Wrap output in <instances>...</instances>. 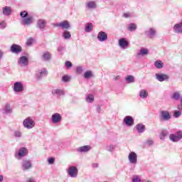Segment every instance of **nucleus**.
<instances>
[{
    "label": "nucleus",
    "instance_id": "obj_7",
    "mask_svg": "<svg viewBox=\"0 0 182 182\" xmlns=\"http://www.w3.org/2000/svg\"><path fill=\"white\" fill-rule=\"evenodd\" d=\"M28 154V149L25 147L21 148L17 153L15 154V157L17 160H21L22 157H25Z\"/></svg>",
    "mask_w": 182,
    "mask_h": 182
},
{
    "label": "nucleus",
    "instance_id": "obj_8",
    "mask_svg": "<svg viewBox=\"0 0 182 182\" xmlns=\"http://www.w3.org/2000/svg\"><path fill=\"white\" fill-rule=\"evenodd\" d=\"M155 76L158 82H168V80L170 79V76L164 73H156Z\"/></svg>",
    "mask_w": 182,
    "mask_h": 182
},
{
    "label": "nucleus",
    "instance_id": "obj_42",
    "mask_svg": "<svg viewBox=\"0 0 182 182\" xmlns=\"http://www.w3.org/2000/svg\"><path fill=\"white\" fill-rule=\"evenodd\" d=\"M76 73L77 75H82V72H83V68L82 66H77L76 68V70H75Z\"/></svg>",
    "mask_w": 182,
    "mask_h": 182
},
{
    "label": "nucleus",
    "instance_id": "obj_19",
    "mask_svg": "<svg viewBox=\"0 0 182 182\" xmlns=\"http://www.w3.org/2000/svg\"><path fill=\"white\" fill-rule=\"evenodd\" d=\"M12 53H21L22 52V47L17 44H13L10 49Z\"/></svg>",
    "mask_w": 182,
    "mask_h": 182
},
{
    "label": "nucleus",
    "instance_id": "obj_6",
    "mask_svg": "<svg viewBox=\"0 0 182 182\" xmlns=\"http://www.w3.org/2000/svg\"><path fill=\"white\" fill-rule=\"evenodd\" d=\"M144 34L149 39H153L157 34V31L154 28H149L144 31Z\"/></svg>",
    "mask_w": 182,
    "mask_h": 182
},
{
    "label": "nucleus",
    "instance_id": "obj_24",
    "mask_svg": "<svg viewBox=\"0 0 182 182\" xmlns=\"http://www.w3.org/2000/svg\"><path fill=\"white\" fill-rule=\"evenodd\" d=\"M2 12L4 16H10L12 14V9L10 6H4L2 9Z\"/></svg>",
    "mask_w": 182,
    "mask_h": 182
},
{
    "label": "nucleus",
    "instance_id": "obj_49",
    "mask_svg": "<svg viewBox=\"0 0 182 182\" xmlns=\"http://www.w3.org/2000/svg\"><path fill=\"white\" fill-rule=\"evenodd\" d=\"M124 18H132L133 16V14L132 13H124L123 15Z\"/></svg>",
    "mask_w": 182,
    "mask_h": 182
},
{
    "label": "nucleus",
    "instance_id": "obj_23",
    "mask_svg": "<svg viewBox=\"0 0 182 182\" xmlns=\"http://www.w3.org/2000/svg\"><path fill=\"white\" fill-rule=\"evenodd\" d=\"M52 95L53 96H58V97H60V96H65V90L62 89H54L52 90Z\"/></svg>",
    "mask_w": 182,
    "mask_h": 182
},
{
    "label": "nucleus",
    "instance_id": "obj_37",
    "mask_svg": "<svg viewBox=\"0 0 182 182\" xmlns=\"http://www.w3.org/2000/svg\"><path fill=\"white\" fill-rule=\"evenodd\" d=\"M115 149H116V146L114 144H108L106 146L107 151H110V152L114 151Z\"/></svg>",
    "mask_w": 182,
    "mask_h": 182
},
{
    "label": "nucleus",
    "instance_id": "obj_54",
    "mask_svg": "<svg viewBox=\"0 0 182 182\" xmlns=\"http://www.w3.org/2000/svg\"><path fill=\"white\" fill-rule=\"evenodd\" d=\"M97 113H100L102 112V107L100 106L97 107Z\"/></svg>",
    "mask_w": 182,
    "mask_h": 182
},
{
    "label": "nucleus",
    "instance_id": "obj_13",
    "mask_svg": "<svg viewBox=\"0 0 182 182\" xmlns=\"http://www.w3.org/2000/svg\"><path fill=\"white\" fill-rule=\"evenodd\" d=\"M18 65L22 67L28 66L29 63V60L28 59V57L26 56H21L19 58L18 60Z\"/></svg>",
    "mask_w": 182,
    "mask_h": 182
},
{
    "label": "nucleus",
    "instance_id": "obj_38",
    "mask_svg": "<svg viewBox=\"0 0 182 182\" xmlns=\"http://www.w3.org/2000/svg\"><path fill=\"white\" fill-rule=\"evenodd\" d=\"M72 35L70 34V32L68 31H65L63 33V37L64 38V39H70Z\"/></svg>",
    "mask_w": 182,
    "mask_h": 182
},
{
    "label": "nucleus",
    "instance_id": "obj_16",
    "mask_svg": "<svg viewBox=\"0 0 182 182\" xmlns=\"http://www.w3.org/2000/svg\"><path fill=\"white\" fill-rule=\"evenodd\" d=\"M46 75H48V70H46V69L43 68L41 70H38L36 73V77L37 79H42V77H43V76H46Z\"/></svg>",
    "mask_w": 182,
    "mask_h": 182
},
{
    "label": "nucleus",
    "instance_id": "obj_43",
    "mask_svg": "<svg viewBox=\"0 0 182 182\" xmlns=\"http://www.w3.org/2000/svg\"><path fill=\"white\" fill-rule=\"evenodd\" d=\"M180 116H181V111L175 110L173 112V117H176V119H178Z\"/></svg>",
    "mask_w": 182,
    "mask_h": 182
},
{
    "label": "nucleus",
    "instance_id": "obj_55",
    "mask_svg": "<svg viewBox=\"0 0 182 182\" xmlns=\"http://www.w3.org/2000/svg\"><path fill=\"white\" fill-rule=\"evenodd\" d=\"M177 109L180 112H182V105L181 104V105H178Z\"/></svg>",
    "mask_w": 182,
    "mask_h": 182
},
{
    "label": "nucleus",
    "instance_id": "obj_1",
    "mask_svg": "<svg viewBox=\"0 0 182 182\" xmlns=\"http://www.w3.org/2000/svg\"><path fill=\"white\" fill-rule=\"evenodd\" d=\"M28 11H23L20 13V16L22 18L21 25L28 26L32 23V20L33 19V18H32V16L28 17Z\"/></svg>",
    "mask_w": 182,
    "mask_h": 182
},
{
    "label": "nucleus",
    "instance_id": "obj_11",
    "mask_svg": "<svg viewBox=\"0 0 182 182\" xmlns=\"http://www.w3.org/2000/svg\"><path fill=\"white\" fill-rule=\"evenodd\" d=\"M123 122L126 126L128 127H132V126H134V119H133V117L132 116H126Z\"/></svg>",
    "mask_w": 182,
    "mask_h": 182
},
{
    "label": "nucleus",
    "instance_id": "obj_29",
    "mask_svg": "<svg viewBox=\"0 0 182 182\" xmlns=\"http://www.w3.org/2000/svg\"><path fill=\"white\" fill-rule=\"evenodd\" d=\"M149 96V92L146 90H141L139 92V97L141 99H147Z\"/></svg>",
    "mask_w": 182,
    "mask_h": 182
},
{
    "label": "nucleus",
    "instance_id": "obj_52",
    "mask_svg": "<svg viewBox=\"0 0 182 182\" xmlns=\"http://www.w3.org/2000/svg\"><path fill=\"white\" fill-rule=\"evenodd\" d=\"M26 182H36V181H35V179H33V178H27Z\"/></svg>",
    "mask_w": 182,
    "mask_h": 182
},
{
    "label": "nucleus",
    "instance_id": "obj_30",
    "mask_svg": "<svg viewBox=\"0 0 182 182\" xmlns=\"http://www.w3.org/2000/svg\"><path fill=\"white\" fill-rule=\"evenodd\" d=\"M4 114H11L12 113V108L9 104H6L4 107Z\"/></svg>",
    "mask_w": 182,
    "mask_h": 182
},
{
    "label": "nucleus",
    "instance_id": "obj_39",
    "mask_svg": "<svg viewBox=\"0 0 182 182\" xmlns=\"http://www.w3.org/2000/svg\"><path fill=\"white\" fill-rule=\"evenodd\" d=\"M181 97V95L178 92H176L172 95V99L174 100H179Z\"/></svg>",
    "mask_w": 182,
    "mask_h": 182
},
{
    "label": "nucleus",
    "instance_id": "obj_45",
    "mask_svg": "<svg viewBox=\"0 0 182 182\" xmlns=\"http://www.w3.org/2000/svg\"><path fill=\"white\" fill-rule=\"evenodd\" d=\"M72 66H73V64H72V62H70V61L65 62V68L67 69H70V68H72Z\"/></svg>",
    "mask_w": 182,
    "mask_h": 182
},
{
    "label": "nucleus",
    "instance_id": "obj_28",
    "mask_svg": "<svg viewBox=\"0 0 182 182\" xmlns=\"http://www.w3.org/2000/svg\"><path fill=\"white\" fill-rule=\"evenodd\" d=\"M93 31V24L92 23H87L85 24V31L87 33H90Z\"/></svg>",
    "mask_w": 182,
    "mask_h": 182
},
{
    "label": "nucleus",
    "instance_id": "obj_3",
    "mask_svg": "<svg viewBox=\"0 0 182 182\" xmlns=\"http://www.w3.org/2000/svg\"><path fill=\"white\" fill-rule=\"evenodd\" d=\"M171 119V114L167 110H163L160 112L159 119L161 122H168Z\"/></svg>",
    "mask_w": 182,
    "mask_h": 182
},
{
    "label": "nucleus",
    "instance_id": "obj_31",
    "mask_svg": "<svg viewBox=\"0 0 182 182\" xmlns=\"http://www.w3.org/2000/svg\"><path fill=\"white\" fill-rule=\"evenodd\" d=\"M154 66L156 69H163L164 68V63L161 60H156L154 62Z\"/></svg>",
    "mask_w": 182,
    "mask_h": 182
},
{
    "label": "nucleus",
    "instance_id": "obj_27",
    "mask_svg": "<svg viewBox=\"0 0 182 182\" xmlns=\"http://www.w3.org/2000/svg\"><path fill=\"white\" fill-rule=\"evenodd\" d=\"M51 58H52V55L48 51H46L43 53L42 59L43 60H46V61L50 60Z\"/></svg>",
    "mask_w": 182,
    "mask_h": 182
},
{
    "label": "nucleus",
    "instance_id": "obj_48",
    "mask_svg": "<svg viewBox=\"0 0 182 182\" xmlns=\"http://www.w3.org/2000/svg\"><path fill=\"white\" fill-rule=\"evenodd\" d=\"M33 43V38H28L26 42L27 46H31Z\"/></svg>",
    "mask_w": 182,
    "mask_h": 182
},
{
    "label": "nucleus",
    "instance_id": "obj_17",
    "mask_svg": "<svg viewBox=\"0 0 182 182\" xmlns=\"http://www.w3.org/2000/svg\"><path fill=\"white\" fill-rule=\"evenodd\" d=\"M55 26L62 28V29H69V28H70V24H69V21H64L63 22L55 23Z\"/></svg>",
    "mask_w": 182,
    "mask_h": 182
},
{
    "label": "nucleus",
    "instance_id": "obj_18",
    "mask_svg": "<svg viewBox=\"0 0 182 182\" xmlns=\"http://www.w3.org/2000/svg\"><path fill=\"white\" fill-rule=\"evenodd\" d=\"M97 39L100 42H106L107 41V33L104 31H100L97 34Z\"/></svg>",
    "mask_w": 182,
    "mask_h": 182
},
{
    "label": "nucleus",
    "instance_id": "obj_53",
    "mask_svg": "<svg viewBox=\"0 0 182 182\" xmlns=\"http://www.w3.org/2000/svg\"><path fill=\"white\" fill-rule=\"evenodd\" d=\"M65 49L63 46H60L58 48V52H63V50Z\"/></svg>",
    "mask_w": 182,
    "mask_h": 182
},
{
    "label": "nucleus",
    "instance_id": "obj_60",
    "mask_svg": "<svg viewBox=\"0 0 182 182\" xmlns=\"http://www.w3.org/2000/svg\"><path fill=\"white\" fill-rule=\"evenodd\" d=\"M144 182H151V181H145Z\"/></svg>",
    "mask_w": 182,
    "mask_h": 182
},
{
    "label": "nucleus",
    "instance_id": "obj_58",
    "mask_svg": "<svg viewBox=\"0 0 182 182\" xmlns=\"http://www.w3.org/2000/svg\"><path fill=\"white\" fill-rule=\"evenodd\" d=\"M2 56H4V52L0 50V59H2Z\"/></svg>",
    "mask_w": 182,
    "mask_h": 182
},
{
    "label": "nucleus",
    "instance_id": "obj_12",
    "mask_svg": "<svg viewBox=\"0 0 182 182\" xmlns=\"http://www.w3.org/2000/svg\"><path fill=\"white\" fill-rule=\"evenodd\" d=\"M128 159L131 164H137V154L132 151L128 155Z\"/></svg>",
    "mask_w": 182,
    "mask_h": 182
},
{
    "label": "nucleus",
    "instance_id": "obj_25",
    "mask_svg": "<svg viewBox=\"0 0 182 182\" xmlns=\"http://www.w3.org/2000/svg\"><path fill=\"white\" fill-rule=\"evenodd\" d=\"M86 8L87 9H96L97 8V4L93 1H87L86 3Z\"/></svg>",
    "mask_w": 182,
    "mask_h": 182
},
{
    "label": "nucleus",
    "instance_id": "obj_50",
    "mask_svg": "<svg viewBox=\"0 0 182 182\" xmlns=\"http://www.w3.org/2000/svg\"><path fill=\"white\" fill-rule=\"evenodd\" d=\"M48 164H53L55 163V158L50 157L48 159Z\"/></svg>",
    "mask_w": 182,
    "mask_h": 182
},
{
    "label": "nucleus",
    "instance_id": "obj_5",
    "mask_svg": "<svg viewBox=\"0 0 182 182\" xmlns=\"http://www.w3.org/2000/svg\"><path fill=\"white\" fill-rule=\"evenodd\" d=\"M77 173L78 170L77 167L76 166H70L68 169V176L71 177V178H76V177H77Z\"/></svg>",
    "mask_w": 182,
    "mask_h": 182
},
{
    "label": "nucleus",
    "instance_id": "obj_57",
    "mask_svg": "<svg viewBox=\"0 0 182 182\" xmlns=\"http://www.w3.org/2000/svg\"><path fill=\"white\" fill-rule=\"evenodd\" d=\"M0 182H4V176L0 175Z\"/></svg>",
    "mask_w": 182,
    "mask_h": 182
},
{
    "label": "nucleus",
    "instance_id": "obj_26",
    "mask_svg": "<svg viewBox=\"0 0 182 182\" xmlns=\"http://www.w3.org/2000/svg\"><path fill=\"white\" fill-rule=\"evenodd\" d=\"M136 129L137 130L138 133H144L146 130V126L143 124H138L135 127Z\"/></svg>",
    "mask_w": 182,
    "mask_h": 182
},
{
    "label": "nucleus",
    "instance_id": "obj_22",
    "mask_svg": "<svg viewBox=\"0 0 182 182\" xmlns=\"http://www.w3.org/2000/svg\"><path fill=\"white\" fill-rule=\"evenodd\" d=\"M119 46H120L122 49H126V48L129 46V41L124 38H120L119 40Z\"/></svg>",
    "mask_w": 182,
    "mask_h": 182
},
{
    "label": "nucleus",
    "instance_id": "obj_62",
    "mask_svg": "<svg viewBox=\"0 0 182 182\" xmlns=\"http://www.w3.org/2000/svg\"><path fill=\"white\" fill-rule=\"evenodd\" d=\"M95 166L97 167V164H95Z\"/></svg>",
    "mask_w": 182,
    "mask_h": 182
},
{
    "label": "nucleus",
    "instance_id": "obj_10",
    "mask_svg": "<svg viewBox=\"0 0 182 182\" xmlns=\"http://www.w3.org/2000/svg\"><path fill=\"white\" fill-rule=\"evenodd\" d=\"M51 122L54 124H58V123H60L62 122V115H60V114L58 112L54 113L51 116Z\"/></svg>",
    "mask_w": 182,
    "mask_h": 182
},
{
    "label": "nucleus",
    "instance_id": "obj_47",
    "mask_svg": "<svg viewBox=\"0 0 182 182\" xmlns=\"http://www.w3.org/2000/svg\"><path fill=\"white\" fill-rule=\"evenodd\" d=\"M6 28V21H1L0 23V28L1 29H5Z\"/></svg>",
    "mask_w": 182,
    "mask_h": 182
},
{
    "label": "nucleus",
    "instance_id": "obj_59",
    "mask_svg": "<svg viewBox=\"0 0 182 182\" xmlns=\"http://www.w3.org/2000/svg\"><path fill=\"white\" fill-rule=\"evenodd\" d=\"M181 105H182V97H181Z\"/></svg>",
    "mask_w": 182,
    "mask_h": 182
},
{
    "label": "nucleus",
    "instance_id": "obj_40",
    "mask_svg": "<svg viewBox=\"0 0 182 182\" xmlns=\"http://www.w3.org/2000/svg\"><path fill=\"white\" fill-rule=\"evenodd\" d=\"M95 100V97L92 95H88L86 97V101L87 103H92Z\"/></svg>",
    "mask_w": 182,
    "mask_h": 182
},
{
    "label": "nucleus",
    "instance_id": "obj_36",
    "mask_svg": "<svg viewBox=\"0 0 182 182\" xmlns=\"http://www.w3.org/2000/svg\"><path fill=\"white\" fill-rule=\"evenodd\" d=\"M125 80L128 83H134V76L128 75L125 77Z\"/></svg>",
    "mask_w": 182,
    "mask_h": 182
},
{
    "label": "nucleus",
    "instance_id": "obj_41",
    "mask_svg": "<svg viewBox=\"0 0 182 182\" xmlns=\"http://www.w3.org/2000/svg\"><path fill=\"white\" fill-rule=\"evenodd\" d=\"M14 137L16 139H20V137H22V132L21 131L16 130L14 131Z\"/></svg>",
    "mask_w": 182,
    "mask_h": 182
},
{
    "label": "nucleus",
    "instance_id": "obj_15",
    "mask_svg": "<svg viewBox=\"0 0 182 182\" xmlns=\"http://www.w3.org/2000/svg\"><path fill=\"white\" fill-rule=\"evenodd\" d=\"M173 30L174 33H182V20L181 22L174 24Z\"/></svg>",
    "mask_w": 182,
    "mask_h": 182
},
{
    "label": "nucleus",
    "instance_id": "obj_46",
    "mask_svg": "<svg viewBox=\"0 0 182 182\" xmlns=\"http://www.w3.org/2000/svg\"><path fill=\"white\" fill-rule=\"evenodd\" d=\"M62 80L63 82H69V80H70V77H69L68 75H64L62 77Z\"/></svg>",
    "mask_w": 182,
    "mask_h": 182
},
{
    "label": "nucleus",
    "instance_id": "obj_56",
    "mask_svg": "<svg viewBox=\"0 0 182 182\" xmlns=\"http://www.w3.org/2000/svg\"><path fill=\"white\" fill-rule=\"evenodd\" d=\"M119 79H120V75H117L114 77V80H119Z\"/></svg>",
    "mask_w": 182,
    "mask_h": 182
},
{
    "label": "nucleus",
    "instance_id": "obj_20",
    "mask_svg": "<svg viewBox=\"0 0 182 182\" xmlns=\"http://www.w3.org/2000/svg\"><path fill=\"white\" fill-rule=\"evenodd\" d=\"M46 26V20L45 19H38L37 21V28L40 29V31H43Z\"/></svg>",
    "mask_w": 182,
    "mask_h": 182
},
{
    "label": "nucleus",
    "instance_id": "obj_51",
    "mask_svg": "<svg viewBox=\"0 0 182 182\" xmlns=\"http://www.w3.org/2000/svg\"><path fill=\"white\" fill-rule=\"evenodd\" d=\"M154 144V141H153L152 139L146 140V144H148V146H153Z\"/></svg>",
    "mask_w": 182,
    "mask_h": 182
},
{
    "label": "nucleus",
    "instance_id": "obj_4",
    "mask_svg": "<svg viewBox=\"0 0 182 182\" xmlns=\"http://www.w3.org/2000/svg\"><path fill=\"white\" fill-rule=\"evenodd\" d=\"M169 139L171 141H173L174 143H177V141H180L182 139V132L178 131L176 134H171L169 135Z\"/></svg>",
    "mask_w": 182,
    "mask_h": 182
},
{
    "label": "nucleus",
    "instance_id": "obj_44",
    "mask_svg": "<svg viewBox=\"0 0 182 182\" xmlns=\"http://www.w3.org/2000/svg\"><path fill=\"white\" fill-rule=\"evenodd\" d=\"M132 181V182H141V179L137 175L134 176Z\"/></svg>",
    "mask_w": 182,
    "mask_h": 182
},
{
    "label": "nucleus",
    "instance_id": "obj_14",
    "mask_svg": "<svg viewBox=\"0 0 182 182\" xmlns=\"http://www.w3.org/2000/svg\"><path fill=\"white\" fill-rule=\"evenodd\" d=\"M14 90L17 93H21L23 92V85L21 82H16L14 85Z\"/></svg>",
    "mask_w": 182,
    "mask_h": 182
},
{
    "label": "nucleus",
    "instance_id": "obj_34",
    "mask_svg": "<svg viewBox=\"0 0 182 182\" xmlns=\"http://www.w3.org/2000/svg\"><path fill=\"white\" fill-rule=\"evenodd\" d=\"M127 29L130 32H134V31L137 29V25H136V23H131L128 25Z\"/></svg>",
    "mask_w": 182,
    "mask_h": 182
},
{
    "label": "nucleus",
    "instance_id": "obj_2",
    "mask_svg": "<svg viewBox=\"0 0 182 182\" xmlns=\"http://www.w3.org/2000/svg\"><path fill=\"white\" fill-rule=\"evenodd\" d=\"M23 126L25 129L31 130V129H33L35 127V121L28 117L23 121Z\"/></svg>",
    "mask_w": 182,
    "mask_h": 182
},
{
    "label": "nucleus",
    "instance_id": "obj_9",
    "mask_svg": "<svg viewBox=\"0 0 182 182\" xmlns=\"http://www.w3.org/2000/svg\"><path fill=\"white\" fill-rule=\"evenodd\" d=\"M31 168H32V162L31 160H23L21 162V169L23 171H26L27 170H31Z\"/></svg>",
    "mask_w": 182,
    "mask_h": 182
},
{
    "label": "nucleus",
    "instance_id": "obj_61",
    "mask_svg": "<svg viewBox=\"0 0 182 182\" xmlns=\"http://www.w3.org/2000/svg\"><path fill=\"white\" fill-rule=\"evenodd\" d=\"M95 166L97 167V164H95Z\"/></svg>",
    "mask_w": 182,
    "mask_h": 182
},
{
    "label": "nucleus",
    "instance_id": "obj_33",
    "mask_svg": "<svg viewBox=\"0 0 182 182\" xmlns=\"http://www.w3.org/2000/svg\"><path fill=\"white\" fill-rule=\"evenodd\" d=\"M167 136H168V132L166 129H164L161 131V134H159V138L161 140H165Z\"/></svg>",
    "mask_w": 182,
    "mask_h": 182
},
{
    "label": "nucleus",
    "instance_id": "obj_32",
    "mask_svg": "<svg viewBox=\"0 0 182 182\" xmlns=\"http://www.w3.org/2000/svg\"><path fill=\"white\" fill-rule=\"evenodd\" d=\"M137 55L138 56H146L149 55V50L147 48H141Z\"/></svg>",
    "mask_w": 182,
    "mask_h": 182
},
{
    "label": "nucleus",
    "instance_id": "obj_21",
    "mask_svg": "<svg viewBox=\"0 0 182 182\" xmlns=\"http://www.w3.org/2000/svg\"><path fill=\"white\" fill-rule=\"evenodd\" d=\"M91 149H92V146L89 145H85V146L78 147L76 150L79 153H87V151H90Z\"/></svg>",
    "mask_w": 182,
    "mask_h": 182
},
{
    "label": "nucleus",
    "instance_id": "obj_35",
    "mask_svg": "<svg viewBox=\"0 0 182 182\" xmlns=\"http://www.w3.org/2000/svg\"><path fill=\"white\" fill-rule=\"evenodd\" d=\"M95 75H93V72L92 70H87L84 73L85 79H90V77H93Z\"/></svg>",
    "mask_w": 182,
    "mask_h": 182
}]
</instances>
